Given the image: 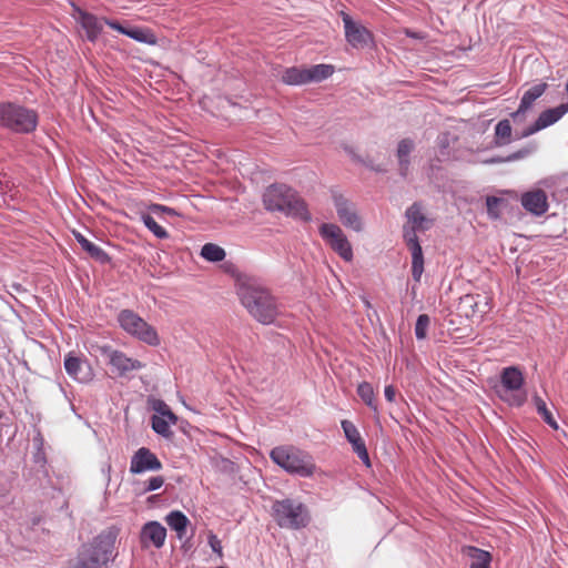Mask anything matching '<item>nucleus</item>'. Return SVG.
<instances>
[{"instance_id":"obj_7","label":"nucleus","mask_w":568,"mask_h":568,"mask_svg":"<svg viewBox=\"0 0 568 568\" xmlns=\"http://www.w3.org/2000/svg\"><path fill=\"white\" fill-rule=\"evenodd\" d=\"M524 381L523 373L517 367L504 368L500 374V386L496 390L499 398L510 406H521L527 398L523 389Z\"/></svg>"},{"instance_id":"obj_32","label":"nucleus","mask_w":568,"mask_h":568,"mask_svg":"<svg viewBox=\"0 0 568 568\" xmlns=\"http://www.w3.org/2000/svg\"><path fill=\"white\" fill-rule=\"evenodd\" d=\"M460 308L464 311L466 316H474L477 313L483 315L486 311L479 308V302L476 296L467 294L460 298Z\"/></svg>"},{"instance_id":"obj_40","label":"nucleus","mask_w":568,"mask_h":568,"mask_svg":"<svg viewBox=\"0 0 568 568\" xmlns=\"http://www.w3.org/2000/svg\"><path fill=\"white\" fill-rule=\"evenodd\" d=\"M345 437L349 443L361 437V434L356 426L349 420H342L341 423Z\"/></svg>"},{"instance_id":"obj_12","label":"nucleus","mask_w":568,"mask_h":568,"mask_svg":"<svg viewBox=\"0 0 568 568\" xmlns=\"http://www.w3.org/2000/svg\"><path fill=\"white\" fill-rule=\"evenodd\" d=\"M333 200L341 223L355 232H362L364 225L355 205L343 195L335 194Z\"/></svg>"},{"instance_id":"obj_3","label":"nucleus","mask_w":568,"mask_h":568,"mask_svg":"<svg viewBox=\"0 0 568 568\" xmlns=\"http://www.w3.org/2000/svg\"><path fill=\"white\" fill-rule=\"evenodd\" d=\"M270 457L274 464L291 475L307 478L316 471L312 455L295 446H276L271 450Z\"/></svg>"},{"instance_id":"obj_1","label":"nucleus","mask_w":568,"mask_h":568,"mask_svg":"<svg viewBox=\"0 0 568 568\" xmlns=\"http://www.w3.org/2000/svg\"><path fill=\"white\" fill-rule=\"evenodd\" d=\"M237 294L243 306L260 323L271 324L277 316V303L265 287L252 282H243Z\"/></svg>"},{"instance_id":"obj_39","label":"nucleus","mask_w":568,"mask_h":568,"mask_svg":"<svg viewBox=\"0 0 568 568\" xmlns=\"http://www.w3.org/2000/svg\"><path fill=\"white\" fill-rule=\"evenodd\" d=\"M152 408L155 412V414L153 416H166V418H169V420L178 419V417L171 410L169 405L161 399L154 400L152 403Z\"/></svg>"},{"instance_id":"obj_48","label":"nucleus","mask_w":568,"mask_h":568,"mask_svg":"<svg viewBox=\"0 0 568 568\" xmlns=\"http://www.w3.org/2000/svg\"><path fill=\"white\" fill-rule=\"evenodd\" d=\"M438 143H439L440 148H443V135L439 136Z\"/></svg>"},{"instance_id":"obj_35","label":"nucleus","mask_w":568,"mask_h":568,"mask_svg":"<svg viewBox=\"0 0 568 568\" xmlns=\"http://www.w3.org/2000/svg\"><path fill=\"white\" fill-rule=\"evenodd\" d=\"M534 402H535L536 409H537L538 414L542 417L545 423H547L550 427L557 429L558 425H557L556 420L554 419L551 413L547 408L546 403L538 396H536L534 398Z\"/></svg>"},{"instance_id":"obj_9","label":"nucleus","mask_w":568,"mask_h":568,"mask_svg":"<svg viewBox=\"0 0 568 568\" xmlns=\"http://www.w3.org/2000/svg\"><path fill=\"white\" fill-rule=\"evenodd\" d=\"M320 234L323 240L336 252L344 261L353 260V248L343 230L333 223H323L320 226Z\"/></svg>"},{"instance_id":"obj_16","label":"nucleus","mask_w":568,"mask_h":568,"mask_svg":"<svg viewBox=\"0 0 568 568\" xmlns=\"http://www.w3.org/2000/svg\"><path fill=\"white\" fill-rule=\"evenodd\" d=\"M161 468L162 463L149 448H139L131 458L130 471L132 474L154 471Z\"/></svg>"},{"instance_id":"obj_44","label":"nucleus","mask_w":568,"mask_h":568,"mask_svg":"<svg viewBox=\"0 0 568 568\" xmlns=\"http://www.w3.org/2000/svg\"><path fill=\"white\" fill-rule=\"evenodd\" d=\"M530 153L529 150L527 149H524V150H519L510 155H508L505 161L507 162H511V161H516V160H520V159H524L526 158L528 154Z\"/></svg>"},{"instance_id":"obj_41","label":"nucleus","mask_w":568,"mask_h":568,"mask_svg":"<svg viewBox=\"0 0 568 568\" xmlns=\"http://www.w3.org/2000/svg\"><path fill=\"white\" fill-rule=\"evenodd\" d=\"M164 484V479L162 476H154V477H151L148 483H146V487H145V491H153V490H158L160 489Z\"/></svg>"},{"instance_id":"obj_30","label":"nucleus","mask_w":568,"mask_h":568,"mask_svg":"<svg viewBox=\"0 0 568 568\" xmlns=\"http://www.w3.org/2000/svg\"><path fill=\"white\" fill-rule=\"evenodd\" d=\"M200 255L207 262H221L225 258L226 253L223 247L214 243H206L202 246Z\"/></svg>"},{"instance_id":"obj_20","label":"nucleus","mask_w":568,"mask_h":568,"mask_svg":"<svg viewBox=\"0 0 568 568\" xmlns=\"http://www.w3.org/2000/svg\"><path fill=\"white\" fill-rule=\"evenodd\" d=\"M520 202L524 209L534 215H542L548 210L547 195L542 190L524 193Z\"/></svg>"},{"instance_id":"obj_8","label":"nucleus","mask_w":568,"mask_h":568,"mask_svg":"<svg viewBox=\"0 0 568 568\" xmlns=\"http://www.w3.org/2000/svg\"><path fill=\"white\" fill-rule=\"evenodd\" d=\"M118 322L122 329L139 341L151 346H158L160 344V337L155 328L149 325L133 311H121L118 315Z\"/></svg>"},{"instance_id":"obj_24","label":"nucleus","mask_w":568,"mask_h":568,"mask_svg":"<svg viewBox=\"0 0 568 568\" xmlns=\"http://www.w3.org/2000/svg\"><path fill=\"white\" fill-rule=\"evenodd\" d=\"M414 150V142L409 139H404L397 146V159L399 164V172L406 176L409 169V154Z\"/></svg>"},{"instance_id":"obj_21","label":"nucleus","mask_w":568,"mask_h":568,"mask_svg":"<svg viewBox=\"0 0 568 568\" xmlns=\"http://www.w3.org/2000/svg\"><path fill=\"white\" fill-rule=\"evenodd\" d=\"M166 538V529L158 521L145 524L141 530V542L144 547L161 548Z\"/></svg>"},{"instance_id":"obj_26","label":"nucleus","mask_w":568,"mask_h":568,"mask_svg":"<svg viewBox=\"0 0 568 568\" xmlns=\"http://www.w3.org/2000/svg\"><path fill=\"white\" fill-rule=\"evenodd\" d=\"M282 81L290 85H301L308 83L306 68L293 67L286 69L282 74Z\"/></svg>"},{"instance_id":"obj_29","label":"nucleus","mask_w":568,"mask_h":568,"mask_svg":"<svg viewBox=\"0 0 568 568\" xmlns=\"http://www.w3.org/2000/svg\"><path fill=\"white\" fill-rule=\"evenodd\" d=\"M176 420L178 419L169 420V418H166V416H152L151 426H152V429L156 434H159L165 438H170L173 435V433L171 430V426L175 425Z\"/></svg>"},{"instance_id":"obj_42","label":"nucleus","mask_w":568,"mask_h":568,"mask_svg":"<svg viewBox=\"0 0 568 568\" xmlns=\"http://www.w3.org/2000/svg\"><path fill=\"white\" fill-rule=\"evenodd\" d=\"M150 211L155 214L178 215L174 209L161 204H152Z\"/></svg>"},{"instance_id":"obj_19","label":"nucleus","mask_w":568,"mask_h":568,"mask_svg":"<svg viewBox=\"0 0 568 568\" xmlns=\"http://www.w3.org/2000/svg\"><path fill=\"white\" fill-rule=\"evenodd\" d=\"M547 89L546 83H538L528 89L521 100L517 111L511 113V118L515 122H523L526 119V112L532 106L534 102L540 98Z\"/></svg>"},{"instance_id":"obj_4","label":"nucleus","mask_w":568,"mask_h":568,"mask_svg":"<svg viewBox=\"0 0 568 568\" xmlns=\"http://www.w3.org/2000/svg\"><path fill=\"white\" fill-rule=\"evenodd\" d=\"M114 539L109 535H99L90 545L82 547L71 568H103L113 554Z\"/></svg>"},{"instance_id":"obj_11","label":"nucleus","mask_w":568,"mask_h":568,"mask_svg":"<svg viewBox=\"0 0 568 568\" xmlns=\"http://www.w3.org/2000/svg\"><path fill=\"white\" fill-rule=\"evenodd\" d=\"M63 365L67 374L79 383H89L93 379V369L83 355L70 352L65 355Z\"/></svg>"},{"instance_id":"obj_2","label":"nucleus","mask_w":568,"mask_h":568,"mask_svg":"<svg viewBox=\"0 0 568 568\" xmlns=\"http://www.w3.org/2000/svg\"><path fill=\"white\" fill-rule=\"evenodd\" d=\"M263 203L268 211L283 212L304 221L311 219L304 201L292 187L285 184L268 186L263 194Z\"/></svg>"},{"instance_id":"obj_38","label":"nucleus","mask_w":568,"mask_h":568,"mask_svg":"<svg viewBox=\"0 0 568 568\" xmlns=\"http://www.w3.org/2000/svg\"><path fill=\"white\" fill-rule=\"evenodd\" d=\"M504 202L503 199L496 197V196H487L486 199V206H487V214L490 219L497 220L500 217V204Z\"/></svg>"},{"instance_id":"obj_33","label":"nucleus","mask_w":568,"mask_h":568,"mask_svg":"<svg viewBox=\"0 0 568 568\" xmlns=\"http://www.w3.org/2000/svg\"><path fill=\"white\" fill-rule=\"evenodd\" d=\"M357 394L368 407H371L374 412H377V405L375 403L374 389L369 383H367V382L361 383L357 387Z\"/></svg>"},{"instance_id":"obj_36","label":"nucleus","mask_w":568,"mask_h":568,"mask_svg":"<svg viewBox=\"0 0 568 568\" xmlns=\"http://www.w3.org/2000/svg\"><path fill=\"white\" fill-rule=\"evenodd\" d=\"M430 324V318L427 314H422L417 317L415 324V336L417 339H425Z\"/></svg>"},{"instance_id":"obj_34","label":"nucleus","mask_w":568,"mask_h":568,"mask_svg":"<svg viewBox=\"0 0 568 568\" xmlns=\"http://www.w3.org/2000/svg\"><path fill=\"white\" fill-rule=\"evenodd\" d=\"M141 220L145 227L151 231L158 239L169 237V233L161 225H159L150 214H142Z\"/></svg>"},{"instance_id":"obj_45","label":"nucleus","mask_w":568,"mask_h":568,"mask_svg":"<svg viewBox=\"0 0 568 568\" xmlns=\"http://www.w3.org/2000/svg\"><path fill=\"white\" fill-rule=\"evenodd\" d=\"M384 395L389 403H393L396 397V390L392 385H387L384 389Z\"/></svg>"},{"instance_id":"obj_31","label":"nucleus","mask_w":568,"mask_h":568,"mask_svg":"<svg viewBox=\"0 0 568 568\" xmlns=\"http://www.w3.org/2000/svg\"><path fill=\"white\" fill-rule=\"evenodd\" d=\"M511 142V125L509 120H501L495 126V143L498 146L507 145Z\"/></svg>"},{"instance_id":"obj_6","label":"nucleus","mask_w":568,"mask_h":568,"mask_svg":"<svg viewBox=\"0 0 568 568\" xmlns=\"http://www.w3.org/2000/svg\"><path fill=\"white\" fill-rule=\"evenodd\" d=\"M272 510L275 521L282 528L300 529L308 523L307 510L300 501L292 499L278 500L273 504Z\"/></svg>"},{"instance_id":"obj_14","label":"nucleus","mask_w":568,"mask_h":568,"mask_svg":"<svg viewBox=\"0 0 568 568\" xmlns=\"http://www.w3.org/2000/svg\"><path fill=\"white\" fill-rule=\"evenodd\" d=\"M568 112V102L542 111L534 124L525 129L520 138L530 136L558 122Z\"/></svg>"},{"instance_id":"obj_46","label":"nucleus","mask_w":568,"mask_h":568,"mask_svg":"<svg viewBox=\"0 0 568 568\" xmlns=\"http://www.w3.org/2000/svg\"><path fill=\"white\" fill-rule=\"evenodd\" d=\"M405 33L408 36V37H412V38H418V39H423L422 36H419L418 33L416 32H413L410 30H406Z\"/></svg>"},{"instance_id":"obj_22","label":"nucleus","mask_w":568,"mask_h":568,"mask_svg":"<svg viewBox=\"0 0 568 568\" xmlns=\"http://www.w3.org/2000/svg\"><path fill=\"white\" fill-rule=\"evenodd\" d=\"M406 219L408 225L419 231H427L430 229L433 222L424 213L419 203H414L406 210Z\"/></svg>"},{"instance_id":"obj_47","label":"nucleus","mask_w":568,"mask_h":568,"mask_svg":"<svg viewBox=\"0 0 568 568\" xmlns=\"http://www.w3.org/2000/svg\"><path fill=\"white\" fill-rule=\"evenodd\" d=\"M488 162L489 163H499V162H501V160H499V159H491Z\"/></svg>"},{"instance_id":"obj_27","label":"nucleus","mask_w":568,"mask_h":568,"mask_svg":"<svg viewBox=\"0 0 568 568\" xmlns=\"http://www.w3.org/2000/svg\"><path fill=\"white\" fill-rule=\"evenodd\" d=\"M334 73V67L331 64H315L306 68L307 82H321Z\"/></svg>"},{"instance_id":"obj_18","label":"nucleus","mask_w":568,"mask_h":568,"mask_svg":"<svg viewBox=\"0 0 568 568\" xmlns=\"http://www.w3.org/2000/svg\"><path fill=\"white\" fill-rule=\"evenodd\" d=\"M106 26L118 32L128 36L129 38L145 44H155L158 42L156 36L149 28L141 27H125L114 20H105Z\"/></svg>"},{"instance_id":"obj_37","label":"nucleus","mask_w":568,"mask_h":568,"mask_svg":"<svg viewBox=\"0 0 568 568\" xmlns=\"http://www.w3.org/2000/svg\"><path fill=\"white\" fill-rule=\"evenodd\" d=\"M353 447L354 453L357 454L358 458L367 466H371V460L368 456V452L366 449L365 442L363 440L362 436L357 438L356 440H352L349 443Z\"/></svg>"},{"instance_id":"obj_43","label":"nucleus","mask_w":568,"mask_h":568,"mask_svg":"<svg viewBox=\"0 0 568 568\" xmlns=\"http://www.w3.org/2000/svg\"><path fill=\"white\" fill-rule=\"evenodd\" d=\"M207 541H209L211 549L221 556L222 555V545H221V540L217 538V536L211 532L207 537Z\"/></svg>"},{"instance_id":"obj_5","label":"nucleus","mask_w":568,"mask_h":568,"mask_svg":"<svg viewBox=\"0 0 568 568\" xmlns=\"http://www.w3.org/2000/svg\"><path fill=\"white\" fill-rule=\"evenodd\" d=\"M38 124L37 113L23 105L2 102L0 103V126L17 133H30Z\"/></svg>"},{"instance_id":"obj_10","label":"nucleus","mask_w":568,"mask_h":568,"mask_svg":"<svg viewBox=\"0 0 568 568\" xmlns=\"http://www.w3.org/2000/svg\"><path fill=\"white\" fill-rule=\"evenodd\" d=\"M418 231L408 224L403 227L404 241L412 254V276L416 282L420 281L424 272V255L417 237Z\"/></svg>"},{"instance_id":"obj_49","label":"nucleus","mask_w":568,"mask_h":568,"mask_svg":"<svg viewBox=\"0 0 568 568\" xmlns=\"http://www.w3.org/2000/svg\"><path fill=\"white\" fill-rule=\"evenodd\" d=\"M566 91H567V93H568V81H567V84H566Z\"/></svg>"},{"instance_id":"obj_15","label":"nucleus","mask_w":568,"mask_h":568,"mask_svg":"<svg viewBox=\"0 0 568 568\" xmlns=\"http://www.w3.org/2000/svg\"><path fill=\"white\" fill-rule=\"evenodd\" d=\"M346 41L354 48H363L372 41L371 32L348 14L342 13Z\"/></svg>"},{"instance_id":"obj_23","label":"nucleus","mask_w":568,"mask_h":568,"mask_svg":"<svg viewBox=\"0 0 568 568\" xmlns=\"http://www.w3.org/2000/svg\"><path fill=\"white\" fill-rule=\"evenodd\" d=\"M463 552L471 559L469 568H490L491 555L474 546L464 547Z\"/></svg>"},{"instance_id":"obj_28","label":"nucleus","mask_w":568,"mask_h":568,"mask_svg":"<svg viewBox=\"0 0 568 568\" xmlns=\"http://www.w3.org/2000/svg\"><path fill=\"white\" fill-rule=\"evenodd\" d=\"M168 525L178 532L179 538H182L186 532L189 524L187 517L181 511H171L166 516Z\"/></svg>"},{"instance_id":"obj_25","label":"nucleus","mask_w":568,"mask_h":568,"mask_svg":"<svg viewBox=\"0 0 568 568\" xmlns=\"http://www.w3.org/2000/svg\"><path fill=\"white\" fill-rule=\"evenodd\" d=\"M75 240L81 245L82 250H84L91 257L104 262L108 260L106 253L95 245L94 243L90 242L84 235H82L80 232H73Z\"/></svg>"},{"instance_id":"obj_17","label":"nucleus","mask_w":568,"mask_h":568,"mask_svg":"<svg viewBox=\"0 0 568 568\" xmlns=\"http://www.w3.org/2000/svg\"><path fill=\"white\" fill-rule=\"evenodd\" d=\"M75 12L77 14L74 18L81 28L85 31L87 39L90 42H95L103 30V26L106 24V19L98 18L97 16L81 10L80 8H77Z\"/></svg>"},{"instance_id":"obj_13","label":"nucleus","mask_w":568,"mask_h":568,"mask_svg":"<svg viewBox=\"0 0 568 568\" xmlns=\"http://www.w3.org/2000/svg\"><path fill=\"white\" fill-rule=\"evenodd\" d=\"M103 353L108 355L109 364L119 376H125L130 372L140 371L145 366L142 362L126 356L121 351L104 347Z\"/></svg>"}]
</instances>
